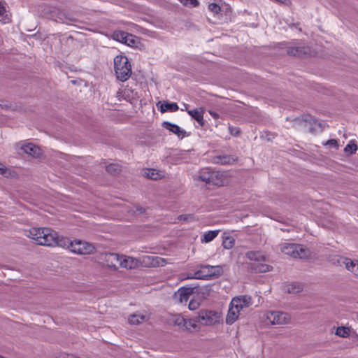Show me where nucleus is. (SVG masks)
Wrapping results in <instances>:
<instances>
[{
	"instance_id": "obj_43",
	"label": "nucleus",
	"mask_w": 358,
	"mask_h": 358,
	"mask_svg": "<svg viewBox=\"0 0 358 358\" xmlns=\"http://www.w3.org/2000/svg\"><path fill=\"white\" fill-rule=\"evenodd\" d=\"M7 16H8L7 12L6 11V14H4L3 17H0V18H1V19H0V21H1V20H2L4 21V22H6V20H7Z\"/></svg>"
},
{
	"instance_id": "obj_17",
	"label": "nucleus",
	"mask_w": 358,
	"mask_h": 358,
	"mask_svg": "<svg viewBox=\"0 0 358 358\" xmlns=\"http://www.w3.org/2000/svg\"><path fill=\"white\" fill-rule=\"evenodd\" d=\"M162 126L166 129L177 135L180 138H183L185 136L186 131L184 129H182L177 124L171 123L169 122H164L162 123Z\"/></svg>"
},
{
	"instance_id": "obj_13",
	"label": "nucleus",
	"mask_w": 358,
	"mask_h": 358,
	"mask_svg": "<svg viewBox=\"0 0 358 358\" xmlns=\"http://www.w3.org/2000/svg\"><path fill=\"white\" fill-rule=\"evenodd\" d=\"M334 263H337L339 266L344 265L347 270L358 275V261H353L349 258L344 257H337Z\"/></svg>"
},
{
	"instance_id": "obj_2",
	"label": "nucleus",
	"mask_w": 358,
	"mask_h": 358,
	"mask_svg": "<svg viewBox=\"0 0 358 358\" xmlns=\"http://www.w3.org/2000/svg\"><path fill=\"white\" fill-rule=\"evenodd\" d=\"M170 324L176 327L179 330L193 331L200 329L197 320L194 318H185L181 314L171 315L169 318Z\"/></svg>"
},
{
	"instance_id": "obj_15",
	"label": "nucleus",
	"mask_w": 358,
	"mask_h": 358,
	"mask_svg": "<svg viewBox=\"0 0 358 358\" xmlns=\"http://www.w3.org/2000/svg\"><path fill=\"white\" fill-rule=\"evenodd\" d=\"M121 255L117 253H106L104 255V260L106 266L115 270L120 268Z\"/></svg>"
},
{
	"instance_id": "obj_21",
	"label": "nucleus",
	"mask_w": 358,
	"mask_h": 358,
	"mask_svg": "<svg viewBox=\"0 0 358 358\" xmlns=\"http://www.w3.org/2000/svg\"><path fill=\"white\" fill-rule=\"evenodd\" d=\"M239 315L238 310L229 304V311L226 317V323L227 324H234L238 318Z\"/></svg>"
},
{
	"instance_id": "obj_44",
	"label": "nucleus",
	"mask_w": 358,
	"mask_h": 358,
	"mask_svg": "<svg viewBox=\"0 0 358 358\" xmlns=\"http://www.w3.org/2000/svg\"><path fill=\"white\" fill-rule=\"evenodd\" d=\"M136 210H137V211L138 212L139 214H141V213L145 212V210L142 207L137 208Z\"/></svg>"
},
{
	"instance_id": "obj_39",
	"label": "nucleus",
	"mask_w": 358,
	"mask_h": 358,
	"mask_svg": "<svg viewBox=\"0 0 358 358\" xmlns=\"http://www.w3.org/2000/svg\"><path fill=\"white\" fill-rule=\"evenodd\" d=\"M209 113L215 119H217L219 117V115L213 110H209Z\"/></svg>"
},
{
	"instance_id": "obj_42",
	"label": "nucleus",
	"mask_w": 358,
	"mask_h": 358,
	"mask_svg": "<svg viewBox=\"0 0 358 358\" xmlns=\"http://www.w3.org/2000/svg\"><path fill=\"white\" fill-rule=\"evenodd\" d=\"M183 107H184V108H181V110H186L187 112V110H190L189 109V105L188 104L184 103L183 104Z\"/></svg>"
},
{
	"instance_id": "obj_29",
	"label": "nucleus",
	"mask_w": 358,
	"mask_h": 358,
	"mask_svg": "<svg viewBox=\"0 0 358 358\" xmlns=\"http://www.w3.org/2000/svg\"><path fill=\"white\" fill-rule=\"evenodd\" d=\"M350 329L348 327H338L336 329V331L335 332L336 335L342 337V338H346L350 335Z\"/></svg>"
},
{
	"instance_id": "obj_12",
	"label": "nucleus",
	"mask_w": 358,
	"mask_h": 358,
	"mask_svg": "<svg viewBox=\"0 0 358 358\" xmlns=\"http://www.w3.org/2000/svg\"><path fill=\"white\" fill-rule=\"evenodd\" d=\"M213 266L209 265H202L200 269L195 271L193 274H188L184 276L182 279H201L208 280L212 275L211 269Z\"/></svg>"
},
{
	"instance_id": "obj_9",
	"label": "nucleus",
	"mask_w": 358,
	"mask_h": 358,
	"mask_svg": "<svg viewBox=\"0 0 358 358\" xmlns=\"http://www.w3.org/2000/svg\"><path fill=\"white\" fill-rule=\"evenodd\" d=\"M112 37L114 40L130 47H136L139 43L138 38L136 36L123 31H114Z\"/></svg>"
},
{
	"instance_id": "obj_23",
	"label": "nucleus",
	"mask_w": 358,
	"mask_h": 358,
	"mask_svg": "<svg viewBox=\"0 0 358 358\" xmlns=\"http://www.w3.org/2000/svg\"><path fill=\"white\" fill-rule=\"evenodd\" d=\"M146 316L144 314L134 313L129 316L128 321L131 324H138L145 321Z\"/></svg>"
},
{
	"instance_id": "obj_35",
	"label": "nucleus",
	"mask_w": 358,
	"mask_h": 358,
	"mask_svg": "<svg viewBox=\"0 0 358 358\" xmlns=\"http://www.w3.org/2000/svg\"><path fill=\"white\" fill-rule=\"evenodd\" d=\"M200 303L198 299H192L188 304L189 309L191 310H196L199 307Z\"/></svg>"
},
{
	"instance_id": "obj_18",
	"label": "nucleus",
	"mask_w": 358,
	"mask_h": 358,
	"mask_svg": "<svg viewBox=\"0 0 358 358\" xmlns=\"http://www.w3.org/2000/svg\"><path fill=\"white\" fill-rule=\"evenodd\" d=\"M24 152L30 155L33 157L38 158L41 156V149L31 143L24 142Z\"/></svg>"
},
{
	"instance_id": "obj_46",
	"label": "nucleus",
	"mask_w": 358,
	"mask_h": 358,
	"mask_svg": "<svg viewBox=\"0 0 358 358\" xmlns=\"http://www.w3.org/2000/svg\"><path fill=\"white\" fill-rule=\"evenodd\" d=\"M73 357V358H79V357Z\"/></svg>"
},
{
	"instance_id": "obj_4",
	"label": "nucleus",
	"mask_w": 358,
	"mask_h": 358,
	"mask_svg": "<svg viewBox=\"0 0 358 358\" xmlns=\"http://www.w3.org/2000/svg\"><path fill=\"white\" fill-rule=\"evenodd\" d=\"M289 320V315L281 311H266L262 316V321L266 324L283 325L287 324Z\"/></svg>"
},
{
	"instance_id": "obj_26",
	"label": "nucleus",
	"mask_w": 358,
	"mask_h": 358,
	"mask_svg": "<svg viewBox=\"0 0 358 358\" xmlns=\"http://www.w3.org/2000/svg\"><path fill=\"white\" fill-rule=\"evenodd\" d=\"M218 230L208 231L204 233L203 237L201 238V241L204 243L210 242L218 235Z\"/></svg>"
},
{
	"instance_id": "obj_24",
	"label": "nucleus",
	"mask_w": 358,
	"mask_h": 358,
	"mask_svg": "<svg viewBox=\"0 0 358 358\" xmlns=\"http://www.w3.org/2000/svg\"><path fill=\"white\" fill-rule=\"evenodd\" d=\"M161 112H175L178 110V106L176 103H164L160 107Z\"/></svg>"
},
{
	"instance_id": "obj_11",
	"label": "nucleus",
	"mask_w": 358,
	"mask_h": 358,
	"mask_svg": "<svg viewBox=\"0 0 358 358\" xmlns=\"http://www.w3.org/2000/svg\"><path fill=\"white\" fill-rule=\"evenodd\" d=\"M234 308L238 310V313L244 308H249L252 305V299L248 295H241L234 297L230 303Z\"/></svg>"
},
{
	"instance_id": "obj_37",
	"label": "nucleus",
	"mask_w": 358,
	"mask_h": 358,
	"mask_svg": "<svg viewBox=\"0 0 358 358\" xmlns=\"http://www.w3.org/2000/svg\"><path fill=\"white\" fill-rule=\"evenodd\" d=\"M4 14H6V8L3 6V1L0 0V17H3Z\"/></svg>"
},
{
	"instance_id": "obj_1",
	"label": "nucleus",
	"mask_w": 358,
	"mask_h": 358,
	"mask_svg": "<svg viewBox=\"0 0 358 358\" xmlns=\"http://www.w3.org/2000/svg\"><path fill=\"white\" fill-rule=\"evenodd\" d=\"M26 236L41 245L52 246L56 243L55 231L50 228H32Z\"/></svg>"
},
{
	"instance_id": "obj_22",
	"label": "nucleus",
	"mask_w": 358,
	"mask_h": 358,
	"mask_svg": "<svg viewBox=\"0 0 358 358\" xmlns=\"http://www.w3.org/2000/svg\"><path fill=\"white\" fill-rule=\"evenodd\" d=\"M55 243L52 246H59L64 248H69L71 251V244H73V241H70L67 238H59L57 235V233L55 231Z\"/></svg>"
},
{
	"instance_id": "obj_14",
	"label": "nucleus",
	"mask_w": 358,
	"mask_h": 358,
	"mask_svg": "<svg viewBox=\"0 0 358 358\" xmlns=\"http://www.w3.org/2000/svg\"><path fill=\"white\" fill-rule=\"evenodd\" d=\"M194 289V288L192 287H182L179 288L175 294L179 303H186L190 296L193 294Z\"/></svg>"
},
{
	"instance_id": "obj_36",
	"label": "nucleus",
	"mask_w": 358,
	"mask_h": 358,
	"mask_svg": "<svg viewBox=\"0 0 358 358\" xmlns=\"http://www.w3.org/2000/svg\"><path fill=\"white\" fill-rule=\"evenodd\" d=\"M208 9L215 14L220 11V7L215 3H210L208 5Z\"/></svg>"
},
{
	"instance_id": "obj_34",
	"label": "nucleus",
	"mask_w": 358,
	"mask_h": 358,
	"mask_svg": "<svg viewBox=\"0 0 358 358\" xmlns=\"http://www.w3.org/2000/svg\"><path fill=\"white\" fill-rule=\"evenodd\" d=\"M182 4L186 6L196 7L199 3L198 0H178Z\"/></svg>"
},
{
	"instance_id": "obj_30",
	"label": "nucleus",
	"mask_w": 358,
	"mask_h": 358,
	"mask_svg": "<svg viewBox=\"0 0 358 358\" xmlns=\"http://www.w3.org/2000/svg\"><path fill=\"white\" fill-rule=\"evenodd\" d=\"M106 171L110 174L115 175L120 172L121 166L117 164H110L106 166Z\"/></svg>"
},
{
	"instance_id": "obj_10",
	"label": "nucleus",
	"mask_w": 358,
	"mask_h": 358,
	"mask_svg": "<svg viewBox=\"0 0 358 358\" xmlns=\"http://www.w3.org/2000/svg\"><path fill=\"white\" fill-rule=\"evenodd\" d=\"M94 250L93 245L80 240H75L71 244V252L78 255L91 254Z\"/></svg>"
},
{
	"instance_id": "obj_19",
	"label": "nucleus",
	"mask_w": 358,
	"mask_h": 358,
	"mask_svg": "<svg viewBox=\"0 0 358 358\" xmlns=\"http://www.w3.org/2000/svg\"><path fill=\"white\" fill-rule=\"evenodd\" d=\"M143 176L145 177L152 179L157 180L164 176V172L155 169H145L143 171Z\"/></svg>"
},
{
	"instance_id": "obj_8",
	"label": "nucleus",
	"mask_w": 358,
	"mask_h": 358,
	"mask_svg": "<svg viewBox=\"0 0 358 358\" xmlns=\"http://www.w3.org/2000/svg\"><path fill=\"white\" fill-rule=\"evenodd\" d=\"M246 257L255 262L252 265V268L256 272L265 273L271 269V266L268 264L262 263L265 261V257L262 252L258 251H250L246 253Z\"/></svg>"
},
{
	"instance_id": "obj_25",
	"label": "nucleus",
	"mask_w": 358,
	"mask_h": 358,
	"mask_svg": "<svg viewBox=\"0 0 358 358\" xmlns=\"http://www.w3.org/2000/svg\"><path fill=\"white\" fill-rule=\"evenodd\" d=\"M0 174L7 178L15 177L17 175L13 169H7L1 163H0Z\"/></svg>"
},
{
	"instance_id": "obj_6",
	"label": "nucleus",
	"mask_w": 358,
	"mask_h": 358,
	"mask_svg": "<svg viewBox=\"0 0 358 358\" xmlns=\"http://www.w3.org/2000/svg\"><path fill=\"white\" fill-rule=\"evenodd\" d=\"M195 319L197 320L199 326V324L212 326L220 322L221 314L216 311L201 310L199 312V315Z\"/></svg>"
},
{
	"instance_id": "obj_33",
	"label": "nucleus",
	"mask_w": 358,
	"mask_h": 358,
	"mask_svg": "<svg viewBox=\"0 0 358 358\" xmlns=\"http://www.w3.org/2000/svg\"><path fill=\"white\" fill-rule=\"evenodd\" d=\"M357 150V145L352 143V141L350 142L344 148V151L345 153L348 154H352L355 152Z\"/></svg>"
},
{
	"instance_id": "obj_38",
	"label": "nucleus",
	"mask_w": 358,
	"mask_h": 358,
	"mask_svg": "<svg viewBox=\"0 0 358 358\" xmlns=\"http://www.w3.org/2000/svg\"><path fill=\"white\" fill-rule=\"evenodd\" d=\"M325 145H329L330 146L337 147L338 146V143H337L336 140L331 139V140L327 141V143H325Z\"/></svg>"
},
{
	"instance_id": "obj_28",
	"label": "nucleus",
	"mask_w": 358,
	"mask_h": 358,
	"mask_svg": "<svg viewBox=\"0 0 358 358\" xmlns=\"http://www.w3.org/2000/svg\"><path fill=\"white\" fill-rule=\"evenodd\" d=\"M147 259L148 260L152 259L151 264L152 266H164L165 264V261L164 259L160 258L159 257H153V256H146L145 257V259Z\"/></svg>"
},
{
	"instance_id": "obj_16",
	"label": "nucleus",
	"mask_w": 358,
	"mask_h": 358,
	"mask_svg": "<svg viewBox=\"0 0 358 358\" xmlns=\"http://www.w3.org/2000/svg\"><path fill=\"white\" fill-rule=\"evenodd\" d=\"M139 264V261L134 257L121 255L120 268L126 269H133L137 267Z\"/></svg>"
},
{
	"instance_id": "obj_7",
	"label": "nucleus",
	"mask_w": 358,
	"mask_h": 358,
	"mask_svg": "<svg viewBox=\"0 0 358 358\" xmlns=\"http://www.w3.org/2000/svg\"><path fill=\"white\" fill-rule=\"evenodd\" d=\"M223 174L218 171L211 170L209 168L203 169L199 175V178L206 183L221 186L223 185Z\"/></svg>"
},
{
	"instance_id": "obj_41",
	"label": "nucleus",
	"mask_w": 358,
	"mask_h": 358,
	"mask_svg": "<svg viewBox=\"0 0 358 358\" xmlns=\"http://www.w3.org/2000/svg\"><path fill=\"white\" fill-rule=\"evenodd\" d=\"M178 219H179L180 220H187V215H180V216L178 217Z\"/></svg>"
},
{
	"instance_id": "obj_45",
	"label": "nucleus",
	"mask_w": 358,
	"mask_h": 358,
	"mask_svg": "<svg viewBox=\"0 0 358 358\" xmlns=\"http://www.w3.org/2000/svg\"><path fill=\"white\" fill-rule=\"evenodd\" d=\"M0 358H4V357H3L0 356Z\"/></svg>"
},
{
	"instance_id": "obj_31",
	"label": "nucleus",
	"mask_w": 358,
	"mask_h": 358,
	"mask_svg": "<svg viewBox=\"0 0 358 358\" xmlns=\"http://www.w3.org/2000/svg\"><path fill=\"white\" fill-rule=\"evenodd\" d=\"M235 240L231 236H227L222 241V246L224 248L229 250L234 245Z\"/></svg>"
},
{
	"instance_id": "obj_27",
	"label": "nucleus",
	"mask_w": 358,
	"mask_h": 358,
	"mask_svg": "<svg viewBox=\"0 0 358 358\" xmlns=\"http://www.w3.org/2000/svg\"><path fill=\"white\" fill-rule=\"evenodd\" d=\"M285 291L290 294H296L301 291V287L295 283L287 284L285 287Z\"/></svg>"
},
{
	"instance_id": "obj_20",
	"label": "nucleus",
	"mask_w": 358,
	"mask_h": 358,
	"mask_svg": "<svg viewBox=\"0 0 358 358\" xmlns=\"http://www.w3.org/2000/svg\"><path fill=\"white\" fill-rule=\"evenodd\" d=\"M187 113L200 125H203L204 110L202 108H197L191 110H187Z\"/></svg>"
},
{
	"instance_id": "obj_40",
	"label": "nucleus",
	"mask_w": 358,
	"mask_h": 358,
	"mask_svg": "<svg viewBox=\"0 0 358 358\" xmlns=\"http://www.w3.org/2000/svg\"><path fill=\"white\" fill-rule=\"evenodd\" d=\"M231 134L233 135H237L239 133V130L237 129L230 128Z\"/></svg>"
},
{
	"instance_id": "obj_32",
	"label": "nucleus",
	"mask_w": 358,
	"mask_h": 358,
	"mask_svg": "<svg viewBox=\"0 0 358 358\" xmlns=\"http://www.w3.org/2000/svg\"><path fill=\"white\" fill-rule=\"evenodd\" d=\"M231 158L229 156H217L214 158V162L221 164H227L231 162Z\"/></svg>"
},
{
	"instance_id": "obj_5",
	"label": "nucleus",
	"mask_w": 358,
	"mask_h": 358,
	"mask_svg": "<svg viewBox=\"0 0 358 358\" xmlns=\"http://www.w3.org/2000/svg\"><path fill=\"white\" fill-rule=\"evenodd\" d=\"M281 251L285 255L294 258L306 259L310 255L309 250L301 245L285 243L281 245Z\"/></svg>"
},
{
	"instance_id": "obj_3",
	"label": "nucleus",
	"mask_w": 358,
	"mask_h": 358,
	"mask_svg": "<svg viewBox=\"0 0 358 358\" xmlns=\"http://www.w3.org/2000/svg\"><path fill=\"white\" fill-rule=\"evenodd\" d=\"M114 69L116 76L122 82L127 80L131 74V65L127 57L117 55L114 58Z\"/></svg>"
}]
</instances>
